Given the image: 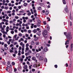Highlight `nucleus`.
I'll return each mask as SVG.
<instances>
[{
    "label": "nucleus",
    "mask_w": 73,
    "mask_h": 73,
    "mask_svg": "<svg viewBox=\"0 0 73 73\" xmlns=\"http://www.w3.org/2000/svg\"><path fill=\"white\" fill-rule=\"evenodd\" d=\"M64 34L66 35V38L68 39H71L72 38V35H71L70 33H68L67 35H66V33H64Z\"/></svg>",
    "instance_id": "nucleus-1"
},
{
    "label": "nucleus",
    "mask_w": 73,
    "mask_h": 73,
    "mask_svg": "<svg viewBox=\"0 0 73 73\" xmlns=\"http://www.w3.org/2000/svg\"><path fill=\"white\" fill-rule=\"evenodd\" d=\"M1 28V29L0 30L1 32L2 33H3V34H5V35H7V32H5L4 28L2 27Z\"/></svg>",
    "instance_id": "nucleus-2"
},
{
    "label": "nucleus",
    "mask_w": 73,
    "mask_h": 73,
    "mask_svg": "<svg viewBox=\"0 0 73 73\" xmlns=\"http://www.w3.org/2000/svg\"><path fill=\"white\" fill-rule=\"evenodd\" d=\"M43 36H44V37H45V36L47 35V31L46 30L44 31V33H43Z\"/></svg>",
    "instance_id": "nucleus-3"
},
{
    "label": "nucleus",
    "mask_w": 73,
    "mask_h": 73,
    "mask_svg": "<svg viewBox=\"0 0 73 73\" xmlns=\"http://www.w3.org/2000/svg\"><path fill=\"white\" fill-rule=\"evenodd\" d=\"M9 27L8 26H7L6 29H5V30L6 31V32H8L9 31Z\"/></svg>",
    "instance_id": "nucleus-4"
},
{
    "label": "nucleus",
    "mask_w": 73,
    "mask_h": 73,
    "mask_svg": "<svg viewBox=\"0 0 73 73\" xmlns=\"http://www.w3.org/2000/svg\"><path fill=\"white\" fill-rule=\"evenodd\" d=\"M20 45L21 46H25V44H23V42H21L20 43Z\"/></svg>",
    "instance_id": "nucleus-5"
},
{
    "label": "nucleus",
    "mask_w": 73,
    "mask_h": 73,
    "mask_svg": "<svg viewBox=\"0 0 73 73\" xmlns=\"http://www.w3.org/2000/svg\"><path fill=\"white\" fill-rule=\"evenodd\" d=\"M23 27H28V24H25V23H24L22 24Z\"/></svg>",
    "instance_id": "nucleus-6"
},
{
    "label": "nucleus",
    "mask_w": 73,
    "mask_h": 73,
    "mask_svg": "<svg viewBox=\"0 0 73 73\" xmlns=\"http://www.w3.org/2000/svg\"><path fill=\"white\" fill-rule=\"evenodd\" d=\"M22 19L23 20V23H26V20L25 19V17H22Z\"/></svg>",
    "instance_id": "nucleus-7"
},
{
    "label": "nucleus",
    "mask_w": 73,
    "mask_h": 73,
    "mask_svg": "<svg viewBox=\"0 0 73 73\" xmlns=\"http://www.w3.org/2000/svg\"><path fill=\"white\" fill-rule=\"evenodd\" d=\"M69 40H67L65 43V45H67L69 44Z\"/></svg>",
    "instance_id": "nucleus-8"
},
{
    "label": "nucleus",
    "mask_w": 73,
    "mask_h": 73,
    "mask_svg": "<svg viewBox=\"0 0 73 73\" xmlns=\"http://www.w3.org/2000/svg\"><path fill=\"white\" fill-rule=\"evenodd\" d=\"M65 11L66 12H68V7H67V6H66V7L65 8Z\"/></svg>",
    "instance_id": "nucleus-9"
},
{
    "label": "nucleus",
    "mask_w": 73,
    "mask_h": 73,
    "mask_svg": "<svg viewBox=\"0 0 73 73\" xmlns=\"http://www.w3.org/2000/svg\"><path fill=\"white\" fill-rule=\"evenodd\" d=\"M23 68L24 69H27V68H28V66L27 65H25L24 66Z\"/></svg>",
    "instance_id": "nucleus-10"
},
{
    "label": "nucleus",
    "mask_w": 73,
    "mask_h": 73,
    "mask_svg": "<svg viewBox=\"0 0 73 73\" xmlns=\"http://www.w3.org/2000/svg\"><path fill=\"white\" fill-rule=\"evenodd\" d=\"M62 2L63 4H66L65 0H62Z\"/></svg>",
    "instance_id": "nucleus-11"
},
{
    "label": "nucleus",
    "mask_w": 73,
    "mask_h": 73,
    "mask_svg": "<svg viewBox=\"0 0 73 73\" xmlns=\"http://www.w3.org/2000/svg\"><path fill=\"white\" fill-rule=\"evenodd\" d=\"M35 42H34L33 41H32L31 42V45H35Z\"/></svg>",
    "instance_id": "nucleus-12"
},
{
    "label": "nucleus",
    "mask_w": 73,
    "mask_h": 73,
    "mask_svg": "<svg viewBox=\"0 0 73 73\" xmlns=\"http://www.w3.org/2000/svg\"><path fill=\"white\" fill-rule=\"evenodd\" d=\"M38 66V65L37 64H34L33 65V67H34V68H36V67H37Z\"/></svg>",
    "instance_id": "nucleus-13"
},
{
    "label": "nucleus",
    "mask_w": 73,
    "mask_h": 73,
    "mask_svg": "<svg viewBox=\"0 0 73 73\" xmlns=\"http://www.w3.org/2000/svg\"><path fill=\"white\" fill-rule=\"evenodd\" d=\"M33 32L34 33H36L37 32V30L36 29H35L33 31Z\"/></svg>",
    "instance_id": "nucleus-14"
},
{
    "label": "nucleus",
    "mask_w": 73,
    "mask_h": 73,
    "mask_svg": "<svg viewBox=\"0 0 73 73\" xmlns=\"http://www.w3.org/2000/svg\"><path fill=\"white\" fill-rule=\"evenodd\" d=\"M2 2H3V5H4V4L5 3L6 1H5V0H3V1H2Z\"/></svg>",
    "instance_id": "nucleus-15"
},
{
    "label": "nucleus",
    "mask_w": 73,
    "mask_h": 73,
    "mask_svg": "<svg viewBox=\"0 0 73 73\" xmlns=\"http://www.w3.org/2000/svg\"><path fill=\"white\" fill-rule=\"evenodd\" d=\"M47 50H48V49L47 48V47H45L44 48V51L45 52H47Z\"/></svg>",
    "instance_id": "nucleus-16"
},
{
    "label": "nucleus",
    "mask_w": 73,
    "mask_h": 73,
    "mask_svg": "<svg viewBox=\"0 0 73 73\" xmlns=\"http://www.w3.org/2000/svg\"><path fill=\"white\" fill-rule=\"evenodd\" d=\"M39 59H40V60H43V58H42V56H40L39 58Z\"/></svg>",
    "instance_id": "nucleus-17"
},
{
    "label": "nucleus",
    "mask_w": 73,
    "mask_h": 73,
    "mask_svg": "<svg viewBox=\"0 0 73 73\" xmlns=\"http://www.w3.org/2000/svg\"><path fill=\"white\" fill-rule=\"evenodd\" d=\"M20 38V37L19 36H17V38H15V40L17 41H18L19 40V38Z\"/></svg>",
    "instance_id": "nucleus-18"
},
{
    "label": "nucleus",
    "mask_w": 73,
    "mask_h": 73,
    "mask_svg": "<svg viewBox=\"0 0 73 73\" xmlns=\"http://www.w3.org/2000/svg\"><path fill=\"white\" fill-rule=\"evenodd\" d=\"M40 44V43L39 42H35V44L37 45H39V44Z\"/></svg>",
    "instance_id": "nucleus-19"
},
{
    "label": "nucleus",
    "mask_w": 73,
    "mask_h": 73,
    "mask_svg": "<svg viewBox=\"0 0 73 73\" xmlns=\"http://www.w3.org/2000/svg\"><path fill=\"white\" fill-rule=\"evenodd\" d=\"M9 51L10 53H12V52H14V51H13V50L11 49H10V50H9Z\"/></svg>",
    "instance_id": "nucleus-20"
},
{
    "label": "nucleus",
    "mask_w": 73,
    "mask_h": 73,
    "mask_svg": "<svg viewBox=\"0 0 73 73\" xmlns=\"http://www.w3.org/2000/svg\"><path fill=\"white\" fill-rule=\"evenodd\" d=\"M29 65V69H31L32 68V65Z\"/></svg>",
    "instance_id": "nucleus-21"
},
{
    "label": "nucleus",
    "mask_w": 73,
    "mask_h": 73,
    "mask_svg": "<svg viewBox=\"0 0 73 73\" xmlns=\"http://www.w3.org/2000/svg\"><path fill=\"white\" fill-rule=\"evenodd\" d=\"M22 51H24V49H25L24 47H25V46H22Z\"/></svg>",
    "instance_id": "nucleus-22"
},
{
    "label": "nucleus",
    "mask_w": 73,
    "mask_h": 73,
    "mask_svg": "<svg viewBox=\"0 0 73 73\" xmlns=\"http://www.w3.org/2000/svg\"><path fill=\"white\" fill-rule=\"evenodd\" d=\"M32 60H36V58L35 57H33L32 58Z\"/></svg>",
    "instance_id": "nucleus-23"
},
{
    "label": "nucleus",
    "mask_w": 73,
    "mask_h": 73,
    "mask_svg": "<svg viewBox=\"0 0 73 73\" xmlns=\"http://www.w3.org/2000/svg\"><path fill=\"white\" fill-rule=\"evenodd\" d=\"M27 64L28 65H30V63H29V62L27 61Z\"/></svg>",
    "instance_id": "nucleus-24"
},
{
    "label": "nucleus",
    "mask_w": 73,
    "mask_h": 73,
    "mask_svg": "<svg viewBox=\"0 0 73 73\" xmlns=\"http://www.w3.org/2000/svg\"><path fill=\"white\" fill-rule=\"evenodd\" d=\"M36 34L38 36H40V32H38L36 33Z\"/></svg>",
    "instance_id": "nucleus-25"
},
{
    "label": "nucleus",
    "mask_w": 73,
    "mask_h": 73,
    "mask_svg": "<svg viewBox=\"0 0 73 73\" xmlns=\"http://www.w3.org/2000/svg\"><path fill=\"white\" fill-rule=\"evenodd\" d=\"M49 13V12L48 11H46V15H48Z\"/></svg>",
    "instance_id": "nucleus-26"
},
{
    "label": "nucleus",
    "mask_w": 73,
    "mask_h": 73,
    "mask_svg": "<svg viewBox=\"0 0 73 73\" xmlns=\"http://www.w3.org/2000/svg\"><path fill=\"white\" fill-rule=\"evenodd\" d=\"M8 39V37L6 36L5 38V40L6 41H7V40Z\"/></svg>",
    "instance_id": "nucleus-27"
},
{
    "label": "nucleus",
    "mask_w": 73,
    "mask_h": 73,
    "mask_svg": "<svg viewBox=\"0 0 73 73\" xmlns=\"http://www.w3.org/2000/svg\"><path fill=\"white\" fill-rule=\"evenodd\" d=\"M14 53L15 54H17V50H15L14 51Z\"/></svg>",
    "instance_id": "nucleus-28"
},
{
    "label": "nucleus",
    "mask_w": 73,
    "mask_h": 73,
    "mask_svg": "<svg viewBox=\"0 0 73 73\" xmlns=\"http://www.w3.org/2000/svg\"><path fill=\"white\" fill-rule=\"evenodd\" d=\"M27 5H28V4L27 3H25L24 4V5L25 7V6H27Z\"/></svg>",
    "instance_id": "nucleus-29"
},
{
    "label": "nucleus",
    "mask_w": 73,
    "mask_h": 73,
    "mask_svg": "<svg viewBox=\"0 0 73 73\" xmlns=\"http://www.w3.org/2000/svg\"><path fill=\"white\" fill-rule=\"evenodd\" d=\"M27 15L28 16H31V12L29 13H28Z\"/></svg>",
    "instance_id": "nucleus-30"
},
{
    "label": "nucleus",
    "mask_w": 73,
    "mask_h": 73,
    "mask_svg": "<svg viewBox=\"0 0 73 73\" xmlns=\"http://www.w3.org/2000/svg\"><path fill=\"white\" fill-rule=\"evenodd\" d=\"M19 36L20 37H21V36H23L22 34L21 33H19Z\"/></svg>",
    "instance_id": "nucleus-31"
},
{
    "label": "nucleus",
    "mask_w": 73,
    "mask_h": 73,
    "mask_svg": "<svg viewBox=\"0 0 73 73\" xmlns=\"http://www.w3.org/2000/svg\"><path fill=\"white\" fill-rule=\"evenodd\" d=\"M39 56V54H37L36 55V57L38 58V56Z\"/></svg>",
    "instance_id": "nucleus-32"
},
{
    "label": "nucleus",
    "mask_w": 73,
    "mask_h": 73,
    "mask_svg": "<svg viewBox=\"0 0 73 73\" xmlns=\"http://www.w3.org/2000/svg\"><path fill=\"white\" fill-rule=\"evenodd\" d=\"M3 37H4V38H5V37H6V35H5V34H4L3 35Z\"/></svg>",
    "instance_id": "nucleus-33"
},
{
    "label": "nucleus",
    "mask_w": 73,
    "mask_h": 73,
    "mask_svg": "<svg viewBox=\"0 0 73 73\" xmlns=\"http://www.w3.org/2000/svg\"><path fill=\"white\" fill-rule=\"evenodd\" d=\"M14 31H11V33L12 34H13L14 33Z\"/></svg>",
    "instance_id": "nucleus-34"
},
{
    "label": "nucleus",
    "mask_w": 73,
    "mask_h": 73,
    "mask_svg": "<svg viewBox=\"0 0 73 73\" xmlns=\"http://www.w3.org/2000/svg\"><path fill=\"white\" fill-rule=\"evenodd\" d=\"M11 13V11H9L7 12V13Z\"/></svg>",
    "instance_id": "nucleus-35"
},
{
    "label": "nucleus",
    "mask_w": 73,
    "mask_h": 73,
    "mask_svg": "<svg viewBox=\"0 0 73 73\" xmlns=\"http://www.w3.org/2000/svg\"><path fill=\"white\" fill-rule=\"evenodd\" d=\"M37 40H38V37H36L34 39V40L35 41H36Z\"/></svg>",
    "instance_id": "nucleus-36"
},
{
    "label": "nucleus",
    "mask_w": 73,
    "mask_h": 73,
    "mask_svg": "<svg viewBox=\"0 0 73 73\" xmlns=\"http://www.w3.org/2000/svg\"><path fill=\"white\" fill-rule=\"evenodd\" d=\"M7 66H8V67H11V65L10 64H9L7 65Z\"/></svg>",
    "instance_id": "nucleus-37"
},
{
    "label": "nucleus",
    "mask_w": 73,
    "mask_h": 73,
    "mask_svg": "<svg viewBox=\"0 0 73 73\" xmlns=\"http://www.w3.org/2000/svg\"><path fill=\"white\" fill-rule=\"evenodd\" d=\"M19 12H20L21 13H24V11H23V10H22V11H19Z\"/></svg>",
    "instance_id": "nucleus-38"
},
{
    "label": "nucleus",
    "mask_w": 73,
    "mask_h": 73,
    "mask_svg": "<svg viewBox=\"0 0 73 73\" xmlns=\"http://www.w3.org/2000/svg\"><path fill=\"white\" fill-rule=\"evenodd\" d=\"M26 47H28L29 46V44L28 43H27L26 45Z\"/></svg>",
    "instance_id": "nucleus-39"
},
{
    "label": "nucleus",
    "mask_w": 73,
    "mask_h": 73,
    "mask_svg": "<svg viewBox=\"0 0 73 73\" xmlns=\"http://www.w3.org/2000/svg\"><path fill=\"white\" fill-rule=\"evenodd\" d=\"M0 27L1 28H2V23H0Z\"/></svg>",
    "instance_id": "nucleus-40"
},
{
    "label": "nucleus",
    "mask_w": 73,
    "mask_h": 73,
    "mask_svg": "<svg viewBox=\"0 0 73 73\" xmlns=\"http://www.w3.org/2000/svg\"><path fill=\"white\" fill-rule=\"evenodd\" d=\"M70 47L71 48V49H72V48H73V44L72 43L71 44Z\"/></svg>",
    "instance_id": "nucleus-41"
},
{
    "label": "nucleus",
    "mask_w": 73,
    "mask_h": 73,
    "mask_svg": "<svg viewBox=\"0 0 73 73\" xmlns=\"http://www.w3.org/2000/svg\"><path fill=\"white\" fill-rule=\"evenodd\" d=\"M26 50H28V49H29V48L28 47H26V48H25Z\"/></svg>",
    "instance_id": "nucleus-42"
},
{
    "label": "nucleus",
    "mask_w": 73,
    "mask_h": 73,
    "mask_svg": "<svg viewBox=\"0 0 73 73\" xmlns=\"http://www.w3.org/2000/svg\"><path fill=\"white\" fill-rule=\"evenodd\" d=\"M7 44H9V45H10V42H9V41H8L7 42Z\"/></svg>",
    "instance_id": "nucleus-43"
},
{
    "label": "nucleus",
    "mask_w": 73,
    "mask_h": 73,
    "mask_svg": "<svg viewBox=\"0 0 73 73\" xmlns=\"http://www.w3.org/2000/svg\"><path fill=\"white\" fill-rule=\"evenodd\" d=\"M8 38H9L11 39L12 38V37L11 36H8Z\"/></svg>",
    "instance_id": "nucleus-44"
},
{
    "label": "nucleus",
    "mask_w": 73,
    "mask_h": 73,
    "mask_svg": "<svg viewBox=\"0 0 73 73\" xmlns=\"http://www.w3.org/2000/svg\"><path fill=\"white\" fill-rule=\"evenodd\" d=\"M2 21H4L5 22L6 21V19H3L2 20Z\"/></svg>",
    "instance_id": "nucleus-45"
},
{
    "label": "nucleus",
    "mask_w": 73,
    "mask_h": 73,
    "mask_svg": "<svg viewBox=\"0 0 73 73\" xmlns=\"http://www.w3.org/2000/svg\"><path fill=\"white\" fill-rule=\"evenodd\" d=\"M6 2L7 3H9V1L8 0H6Z\"/></svg>",
    "instance_id": "nucleus-46"
},
{
    "label": "nucleus",
    "mask_w": 73,
    "mask_h": 73,
    "mask_svg": "<svg viewBox=\"0 0 73 73\" xmlns=\"http://www.w3.org/2000/svg\"><path fill=\"white\" fill-rule=\"evenodd\" d=\"M17 35H15L14 36V38H16V37H17Z\"/></svg>",
    "instance_id": "nucleus-47"
},
{
    "label": "nucleus",
    "mask_w": 73,
    "mask_h": 73,
    "mask_svg": "<svg viewBox=\"0 0 73 73\" xmlns=\"http://www.w3.org/2000/svg\"><path fill=\"white\" fill-rule=\"evenodd\" d=\"M11 15L12 16H15V13H12Z\"/></svg>",
    "instance_id": "nucleus-48"
},
{
    "label": "nucleus",
    "mask_w": 73,
    "mask_h": 73,
    "mask_svg": "<svg viewBox=\"0 0 73 73\" xmlns=\"http://www.w3.org/2000/svg\"><path fill=\"white\" fill-rule=\"evenodd\" d=\"M31 30H29L28 31V33H31Z\"/></svg>",
    "instance_id": "nucleus-49"
},
{
    "label": "nucleus",
    "mask_w": 73,
    "mask_h": 73,
    "mask_svg": "<svg viewBox=\"0 0 73 73\" xmlns=\"http://www.w3.org/2000/svg\"><path fill=\"white\" fill-rule=\"evenodd\" d=\"M15 9H13L12 11V12L13 13H15Z\"/></svg>",
    "instance_id": "nucleus-50"
},
{
    "label": "nucleus",
    "mask_w": 73,
    "mask_h": 73,
    "mask_svg": "<svg viewBox=\"0 0 73 73\" xmlns=\"http://www.w3.org/2000/svg\"><path fill=\"white\" fill-rule=\"evenodd\" d=\"M6 27V26L5 25H3V27H2V28H5Z\"/></svg>",
    "instance_id": "nucleus-51"
},
{
    "label": "nucleus",
    "mask_w": 73,
    "mask_h": 73,
    "mask_svg": "<svg viewBox=\"0 0 73 73\" xmlns=\"http://www.w3.org/2000/svg\"><path fill=\"white\" fill-rule=\"evenodd\" d=\"M47 29L48 30H49V29H50L49 27L48 26H47Z\"/></svg>",
    "instance_id": "nucleus-52"
},
{
    "label": "nucleus",
    "mask_w": 73,
    "mask_h": 73,
    "mask_svg": "<svg viewBox=\"0 0 73 73\" xmlns=\"http://www.w3.org/2000/svg\"><path fill=\"white\" fill-rule=\"evenodd\" d=\"M29 47H30V49H32V48L33 47L31 45L29 46Z\"/></svg>",
    "instance_id": "nucleus-53"
},
{
    "label": "nucleus",
    "mask_w": 73,
    "mask_h": 73,
    "mask_svg": "<svg viewBox=\"0 0 73 73\" xmlns=\"http://www.w3.org/2000/svg\"><path fill=\"white\" fill-rule=\"evenodd\" d=\"M15 64V63L14 62H12V65H14Z\"/></svg>",
    "instance_id": "nucleus-54"
},
{
    "label": "nucleus",
    "mask_w": 73,
    "mask_h": 73,
    "mask_svg": "<svg viewBox=\"0 0 73 73\" xmlns=\"http://www.w3.org/2000/svg\"><path fill=\"white\" fill-rule=\"evenodd\" d=\"M11 3H12V4H13L15 3V2L13 1H12L11 2Z\"/></svg>",
    "instance_id": "nucleus-55"
},
{
    "label": "nucleus",
    "mask_w": 73,
    "mask_h": 73,
    "mask_svg": "<svg viewBox=\"0 0 73 73\" xmlns=\"http://www.w3.org/2000/svg\"><path fill=\"white\" fill-rule=\"evenodd\" d=\"M17 44V43L16 42H15L14 43V45H16Z\"/></svg>",
    "instance_id": "nucleus-56"
},
{
    "label": "nucleus",
    "mask_w": 73,
    "mask_h": 73,
    "mask_svg": "<svg viewBox=\"0 0 73 73\" xmlns=\"http://www.w3.org/2000/svg\"><path fill=\"white\" fill-rule=\"evenodd\" d=\"M15 18L16 19H19V17L15 16Z\"/></svg>",
    "instance_id": "nucleus-57"
},
{
    "label": "nucleus",
    "mask_w": 73,
    "mask_h": 73,
    "mask_svg": "<svg viewBox=\"0 0 73 73\" xmlns=\"http://www.w3.org/2000/svg\"><path fill=\"white\" fill-rule=\"evenodd\" d=\"M19 50H21L22 49L21 47V46H19Z\"/></svg>",
    "instance_id": "nucleus-58"
},
{
    "label": "nucleus",
    "mask_w": 73,
    "mask_h": 73,
    "mask_svg": "<svg viewBox=\"0 0 73 73\" xmlns=\"http://www.w3.org/2000/svg\"><path fill=\"white\" fill-rule=\"evenodd\" d=\"M70 18L71 20H72V15L70 14Z\"/></svg>",
    "instance_id": "nucleus-59"
},
{
    "label": "nucleus",
    "mask_w": 73,
    "mask_h": 73,
    "mask_svg": "<svg viewBox=\"0 0 73 73\" xmlns=\"http://www.w3.org/2000/svg\"><path fill=\"white\" fill-rule=\"evenodd\" d=\"M21 41H24V40L23 39V38H21Z\"/></svg>",
    "instance_id": "nucleus-60"
},
{
    "label": "nucleus",
    "mask_w": 73,
    "mask_h": 73,
    "mask_svg": "<svg viewBox=\"0 0 73 73\" xmlns=\"http://www.w3.org/2000/svg\"><path fill=\"white\" fill-rule=\"evenodd\" d=\"M32 50L33 52H35V48H33L32 49Z\"/></svg>",
    "instance_id": "nucleus-61"
},
{
    "label": "nucleus",
    "mask_w": 73,
    "mask_h": 73,
    "mask_svg": "<svg viewBox=\"0 0 73 73\" xmlns=\"http://www.w3.org/2000/svg\"><path fill=\"white\" fill-rule=\"evenodd\" d=\"M12 39H9V41L10 42H11V41H12Z\"/></svg>",
    "instance_id": "nucleus-62"
},
{
    "label": "nucleus",
    "mask_w": 73,
    "mask_h": 73,
    "mask_svg": "<svg viewBox=\"0 0 73 73\" xmlns=\"http://www.w3.org/2000/svg\"><path fill=\"white\" fill-rule=\"evenodd\" d=\"M5 50H7L8 49V48L7 47H5Z\"/></svg>",
    "instance_id": "nucleus-63"
},
{
    "label": "nucleus",
    "mask_w": 73,
    "mask_h": 73,
    "mask_svg": "<svg viewBox=\"0 0 73 73\" xmlns=\"http://www.w3.org/2000/svg\"><path fill=\"white\" fill-rule=\"evenodd\" d=\"M4 46L5 47H7V45L6 44H5Z\"/></svg>",
    "instance_id": "nucleus-64"
}]
</instances>
